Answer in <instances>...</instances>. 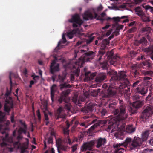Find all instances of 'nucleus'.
<instances>
[{"instance_id":"f257e3e1","label":"nucleus","mask_w":153,"mask_h":153,"mask_svg":"<svg viewBox=\"0 0 153 153\" xmlns=\"http://www.w3.org/2000/svg\"><path fill=\"white\" fill-rule=\"evenodd\" d=\"M5 114L0 111V132L3 135L4 134L5 137H0V145L2 146H5L8 150L10 152L13 151V147L16 149L20 148L22 149L21 153H24L26 152V150L28 148V140L27 138H23V141H25L22 145L20 143V141L22 138L21 134L23 133L25 134L27 133V128L25 123L21 120L20 123L22 124V126L19 128L18 131V135L17 139L19 141L13 143V139L11 137H8V135L6 133L5 131L8 129L7 126L10 124V121L8 120H5Z\"/></svg>"},{"instance_id":"f03ea898","label":"nucleus","mask_w":153,"mask_h":153,"mask_svg":"<svg viewBox=\"0 0 153 153\" xmlns=\"http://www.w3.org/2000/svg\"><path fill=\"white\" fill-rule=\"evenodd\" d=\"M113 113L115 115H118L116 118L111 119L110 123L112 124H110L106 131L110 132V130L112 129L111 133L114 132V135L116 137H119V135L123 134V132L126 131L128 133H131L134 132L135 128L132 125H129L126 128H125V124L122 123L121 121L125 120L128 117V111L126 109L124 105H122L120 107V110L118 109H114Z\"/></svg>"},{"instance_id":"7ed1b4c3","label":"nucleus","mask_w":153,"mask_h":153,"mask_svg":"<svg viewBox=\"0 0 153 153\" xmlns=\"http://www.w3.org/2000/svg\"><path fill=\"white\" fill-rule=\"evenodd\" d=\"M103 8V7L102 5H100L96 9L87 10L82 15L83 19L85 20H88L95 18L97 20H100L102 21L105 20L108 21L112 19L114 21L117 22L119 21L121 19L124 18H126L128 17L127 16H124L120 18L117 17L111 18L107 16L105 13L104 12L101 14L100 16H98V12L102 10Z\"/></svg>"},{"instance_id":"20e7f679","label":"nucleus","mask_w":153,"mask_h":153,"mask_svg":"<svg viewBox=\"0 0 153 153\" xmlns=\"http://www.w3.org/2000/svg\"><path fill=\"white\" fill-rule=\"evenodd\" d=\"M79 53H81V55L82 54L83 56H81L78 61L75 62L74 64H72L73 61H72L70 62L69 64L67 65V66H64L65 68H67L68 67H69L70 65H72L74 74L77 76L79 75V68L81 67L85 62L93 59L95 55L94 53L93 52L90 51L87 53L86 51L83 50H81L80 52Z\"/></svg>"},{"instance_id":"39448f33","label":"nucleus","mask_w":153,"mask_h":153,"mask_svg":"<svg viewBox=\"0 0 153 153\" xmlns=\"http://www.w3.org/2000/svg\"><path fill=\"white\" fill-rule=\"evenodd\" d=\"M114 74V75L113 76L111 79L112 80H119L123 81L119 86V91L122 93V91L125 94L128 96H129L130 94V90L129 88L128 87L126 88V85L129 84V81L126 78V75L124 71H121L119 74L118 76H117V72L114 71L108 72V74L109 75H112V74Z\"/></svg>"},{"instance_id":"423d86ee","label":"nucleus","mask_w":153,"mask_h":153,"mask_svg":"<svg viewBox=\"0 0 153 153\" xmlns=\"http://www.w3.org/2000/svg\"><path fill=\"white\" fill-rule=\"evenodd\" d=\"M68 21L73 23V26L74 28V30L72 31L67 33V36L69 39H71L74 35H84L81 32L82 29L81 26L83 22V21L80 19L78 15H74L71 18L68 20Z\"/></svg>"},{"instance_id":"0eeeda50","label":"nucleus","mask_w":153,"mask_h":153,"mask_svg":"<svg viewBox=\"0 0 153 153\" xmlns=\"http://www.w3.org/2000/svg\"><path fill=\"white\" fill-rule=\"evenodd\" d=\"M142 143V140L140 138L138 137H134L133 140H132L130 138H127L125 142L122 144H117L116 145L115 147L117 148L116 149V153H123L124 150L123 148H119L122 145H123L125 147L129 145V146L131 150H133L138 146H140Z\"/></svg>"},{"instance_id":"6e6552de","label":"nucleus","mask_w":153,"mask_h":153,"mask_svg":"<svg viewBox=\"0 0 153 153\" xmlns=\"http://www.w3.org/2000/svg\"><path fill=\"white\" fill-rule=\"evenodd\" d=\"M58 60H62L63 63L65 61L64 59H62V58L61 57L58 58L55 57V59L51 63L50 68L51 72L52 73H53L54 72L57 71L59 70V64L57 62Z\"/></svg>"},{"instance_id":"1a4fd4ad","label":"nucleus","mask_w":153,"mask_h":153,"mask_svg":"<svg viewBox=\"0 0 153 153\" xmlns=\"http://www.w3.org/2000/svg\"><path fill=\"white\" fill-rule=\"evenodd\" d=\"M135 10L136 13L139 16L144 22H148L149 21V15L147 14H145L142 11L141 8L139 7H137Z\"/></svg>"},{"instance_id":"9d476101","label":"nucleus","mask_w":153,"mask_h":153,"mask_svg":"<svg viewBox=\"0 0 153 153\" xmlns=\"http://www.w3.org/2000/svg\"><path fill=\"white\" fill-rule=\"evenodd\" d=\"M13 108V100L11 97H7L6 100V103L4 105V110L5 111L9 113L11 109Z\"/></svg>"},{"instance_id":"9b49d317","label":"nucleus","mask_w":153,"mask_h":153,"mask_svg":"<svg viewBox=\"0 0 153 153\" xmlns=\"http://www.w3.org/2000/svg\"><path fill=\"white\" fill-rule=\"evenodd\" d=\"M153 114V108L152 106L147 107L143 111L142 117L143 119H146Z\"/></svg>"},{"instance_id":"f8f14e48","label":"nucleus","mask_w":153,"mask_h":153,"mask_svg":"<svg viewBox=\"0 0 153 153\" xmlns=\"http://www.w3.org/2000/svg\"><path fill=\"white\" fill-rule=\"evenodd\" d=\"M95 142L94 140H92L89 142L85 143L82 145L81 150L85 152L86 150H91L92 147L94 145Z\"/></svg>"},{"instance_id":"ddd939ff","label":"nucleus","mask_w":153,"mask_h":153,"mask_svg":"<svg viewBox=\"0 0 153 153\" xmlns=\"http://www.w3.org/2000/svg\"><path fill=\"white\" fill-rule=\"evenodd\" d=\"M143 102L140 101H137L133 103V104H130V108L131 110L129 109V111H131L132 113H133L135 112V110L134 108H139L143 105Z\"/></svg>"},{"instance_id":"4468645a","label":"nucleus","mask_w":153,"mask_h":153,"mask_svg":"<svg viewBox=\"0 0 153 153\" xmlns=\"http://www.w3.org/2000/svg\"><path fill=\"white\" fill-rule=\"evenodd\" d=\"M41 108L43 110V111L44 113L45 118L46 121V125H48V115L49 114L50 115H51V113L49 112L48 110L47 105L46 104H45V105H43L42 106H41Z\"/></svg>"},{"instance_id":"2eb2a0df","label":"nucleus","mask_w":153,"mask_h":153,"mask_svg":"<svg viewBox=\"0 0 153 153\" xmlns=\"http://www.w3.org/2000/svg\"><path fill=\"white\" fill-rule=\"evenodd\" d=\"M66 34L64 32L62 35V39L60 41L57 45V47L56 48L55 50L59 49L60 48L63 47V46H65L66 45L65 44L66 42V40L65 38Z\"/></svg>"},{"instance_id":"dca6fc26","label":"nucleus","mask_w":153,"mask_h":153,"mask_svg":"<svg viewBox=\"0 0 153 153\" xmlns=\"http://www.w3.org/2000/svg\"><path fill=\"white\" fill-rule=\"evenodd\" d=\"M106 121L105 120H98L97 123L91 126L89 129V132H92L94 128L98 126H104L106 123Z\"/></svg>"},{"instance_id":"f3484780","label":"nucleus","mask_w":153,"mask_h":153,"mask_svg":"<svg viewBox=\"0 0 153 153\" xmlns=\"http://www.w3.org/2000/svg\"><path fill=\"white\" fill-rule=\"evenodd\" d=\"M55 115L57 119H59V118H64L65 117V114L64 111L62 107H60L59 108Z\"/></svg>"},{"instance_id":"a211bd4d","label":"nucleus","mask_w":153,"mask_h":153,"mask_svg":"<svg viewBox=\"0 0 153 153\" xmlns=\"http://www.w3.org/2000/svg\"><path fill=\"white\" fill-rule=\"evenodd\" d=\"M70 92V91L69 89L65 90L62 92L60 98L58 99V101L60 103L65 100L67 97V96Z\"/></svg>"},{"instance_id":"6ab92c4d","label":"nucleus","mask_w":153,"mask_h":153,"mask_svg":"<svg viewBox=\"0 0 153 153\" xmlns=\"http://www.w3.org/2000/svg\"><path fill=\"white\" fill-rule=\"evenodd\" d=\"M85 81H88V80H91L93 79L94 78L95 76V73H91L89 72H86L85 74Z\"/></svg>"},{"instance_id":"aec40b11","label":"nucleus","mask_w":153,"mask_h":153,"mask_svg":"<svg viewBox=\"0 0 153 153\" xmlns=\"http://www.w3.org/2000/svg\"><path fill=\"white\" fill-rule=\"evenodd\" d=\"M57 90V87L55 85H53L51 88V98L52 102L54 101L55 92Z\"/></svg>"},{"instance_id":"412c9836","label":"nucleus","mask_w":153,"mask_h":153,"mask_svg":"<svg viewBox=\"0 0 153 153\" xmlns=\"http://www.w3.org/2000/svg\"><path fill=\"white\" fill-rule=\"evenodd\" d=\"M113 52L112 51H110L107 54L108 55V58L110 57V59L108 61V62H109L111 65H114L115 62L117 61V60L113 58H112V57L113 56Z\"/></svg>"},{"instance_id":"4be33fe9","label":"nucleus","mask_w":153,"mask_h":153,"mask_svg":"<svg viewBox=\"0 0 153 153\" xmlns=\"http://www.w3.org/2000/svg\"><path fill=\"white\" fill-rule=\"evenodd\" d=\"M105 77V74L104 73H102L99 74L96 78L95 81L97 82H99L104 80Z\"/></svg>"},{"instance_id":"5701e85b","label":"nucleus","mask_w":153,"mask_h":153,"mask_svg":"<svg viewBox=\"0 0 153 153\" xmlns=\"http://www.w3.org/2000/svg\"><path fill=\"white\" fill-rule=\"evenodd\" d=\"M105 143L106 140L105 139L100 138L98 139L97 140L96 146L97 148H99L102 145H104Z\"/></svg>"},{"instance_id":"b1692460","label":"nucleus","mask_w":153,"mask_h":153,"mask_svg":"<svg viewBox=\"0 0 153 153\" xmlns=\"http://www.w3.org/2000/svg\"><path fill=\"white\" fill-rule=\"evenodd\" d=\"M149 134L148 130L143 131L141 134L142 140L143 141H146L148 137Z\"/></svg>"},{"instance_id":"393cba45","label":"nucleus","mask_w":153,"mask_h":153,"mask_svg":"<svg viewBox=\"0 0 153 153\" xmlns=\"http://www.w3.org/2000/svg\"><path fill=\"white\" fill-rule=\"evenodd\" d=\"M95 35L96 34L94 33H93L90 35H88V38H84V39L86 41V43L88 44L91 42L94 39Z\"/></svg>"},{"instance_id":"a878e982","label":"nucleus","mask_w":153,"mask_h":153,"mask_svg":"<svg viewBox=\"0 0 153 153\" xmlns=\"http://www.w3.org/2000/svg\"><path fill=\"white\" fill-rule=\"evenodd\" d=\"M148 89L146 87L143 88L142 89H140L139 88H137L136 90V91L137 92L140 93L141 94H146L147 91Z\"/></svg>"},{"instance_id":"bb28decb","label":"nucleus","mask_w":153,"mask_h":153,"mask_svg":"<svg viewBox=\"0 0 153 153\" xmlns=\"http://www.w3.org/2000/svg\"><path fill=\"white\" fill-rule=\"evenodd\" d=\"M152 81V79L149 77H145L144 79V85L150 86L151 85L150 83Z\"/></svg>"},{"instance_id":"cd10ccee","label":"nucleus","mask_w":153,"mask_h":153,"mask_svg":"<svg viewBox=\"0 0 153 153\" xmlns=\"http://www.w3.org/2000/svg\"><path fill=\"white\" fill-rule=\"evenodd\" d=\"M112 31V30H110L108 31L106 34L104 33L100 34L99 35H100V36H99L97 37L98 40L99 41L100 40H101L102 39L103 37L104 36L108 37L111 34Z\"/></svg>"},{"instance_id":"c85d7f7f","label":"nucleus","mask_w":153,"mask_h":153,"mask_svg":"<svg viewBox=\"0 0 153 153\" xmlns=\"http://www.w3.org/2000/svg\"><path fill=\"white\" fill-rule=\"evenodd\" d=\"M119 26V25L117 24L116 25V30L115 31L113 32V33L111 35V36L108 38L109 40L111 39L113 37L114 35H115L116 36H117L118 34L119 30V29L117 28Z\"/></svg>"},{"instance_id":"c756f323","label":"nucleus","mask_w":153,"mask_h":153,"mask_svg":"<svg viewBox=\"0 0 153 153\" xmlns=\"http://www.w3.org/2000/svg\"><path fill=\"white\" fill-rule=\"evenodd\" d=\"M60 88L61 90L65 89L66 88H70L71 87V85L67 83H65L63 84H61L60 85Z\"/></svg>"},{"instance_id":"7c9ffc66","label":"nucleus","mask_w":153,"mask_h":153,"mask_svg":"<svg viewBox=\"0 0 153 153\" xmlns=\"http://www.w3.org/2000/svg\"><path fill=\"white\" fill-rule=\"evenodd\" d=\"M109 43V42L107 39L104 40L102 42V48L104 49L106 46Z\"/></svg>"},{"instance_id":"2f4dec72","label":"nucleus","mask_w":153,"mask_h":153,"mask_svg":"<svg viewBox=\"0 0 153 153\" xmlns=\"http://www.w3.org/2000/svg\"><path fill=\"white\" fill-rule=\"evenodd\" d=\"M67 128H63V131L65 135H68L69 133V130L68 129L70 126V125L69 124L68 122H67Z\"/></svg>"},{"instance_id":"473e14b6","label":"nucleus","mask_w":153,"mask_h":153,"mask_svg":"<svg viewBox=\"0 0 153 153\" xmlns=\"http://www.w3.org/2000/svg\"><path fill=\"white\" fill-rule=\"evenodd\" d=\"M146 40L145 38L144 37L142 38L139 41V42H138V41H135L134 42V44L136 45H138V44L140 43H141L143 42L144 43H146Z\"/></svg>"},{"instance_id":"72a5a7b5","label":"nucleus","mask_w":153,"mask_h":153,"mask_svg":"<svg viewBox=\"0 0 153 153\" xmlns=\"http://www.w3.org/2000/svg\"><path fill=\"white\" fill-rule=\"evenodd\" d=\"M56 144L58 147H60L62 142V140L59 138H56Z\"/></svg>"},{"instance_id":"f704fd0d","label":"nucleus","mask_w":153,"mask_h":153,"mask_svg":"<svg viewBox=\"0 0 153 153\" xmlns=\"http://www.w3.org/2000/svg\"><path fill=\"white\" fill-rule=\"evenodd\" d=\"M65 75L62 76L59 75L58 76V79L57 80V81L60 82H62L65 79Z\"/></svg>"},{"instance_id":"c9c22d12","label":"nucleus","mask_w":153,"mask_h":153,"mask_svg":"<svg viewBox=\"0 0 153 153\" xmlns=\"http://www.w3.org/2000/svg\"><path fill=\"white\" fill-rule=\"evenodd\" d=\"M142 0H133V3L129 5V6L131 7L133 6L135 4H137L140 3Z\"/></svg>"},{"instance_id":"e433bc0d","label":"nucleus","mask_w":153,"mask_h":153,"mask_svg":"<svg viewBox=\"0 0 153 153\" xmlns=\"http://www.w3.org/2000/svg\"><path fill=\"white\" fill-rule=\"evenodd\" d=\"M137 66V65H134L133 66V68L132 70L133 72L134 71V74L135 75V77H136V76L138 74V73L137 71V70L136 69V67Z\"/></svg>"},{"instance_id":"4c0bfd02","label":"nucleus","mask_w":153,"mask_h":153,"mask_svg":"<svg viewBox=\"0 0 153 153\" xmlns=\"http://www.w3.org/2000/svg\"><path fill=\"white\" fill-rule=\"evenodd\" d=\"M93 106L94 105H93L92 104H90L89 105L87 106V110H88L90 112L92 111L93 110Z\"/></svg>"},{"instance_id":"58836bf2","label":"nucleus","mask_w":153,"mask_h":153,"mask_svg":"<svg viewBox=\"0 0 153 153\" xmlns=\"http://www.w3.org/2000/svg\"><path fill=\"white\" fill-rule=\"evenodd\" d=\"M71 106L70 104L68 103L66 104L65 106V108L66 109L67 111H70Z\"/></svg>"},{"instance_id":"ea45409f","label":"nucleus","mask_w":153,"mask_h":153,"mask_svg":"<svg viewBox=\"0 0 153 153\" xmlns=\"http://www.w3.org/2000/svg\"><path fill=\"white\" fill-rule=\"evenodd\" d=\"M145 9L147 10H149V11L152 12H153V7L149 5H146L145 6Z\"/></svg>"},{"instance_id":"a19ab883","label":"nucleus","mask_w":153,"mask_h":153,"mask_svg":"<svg viewBox=\"0 0 153 153\" xmlns=\"http://www.w3.org/2000/svg\"><path fill=\"white\" fill-rule=\"evenodd\" d=\"M104 52L103 51H99V54L98 55V56H99V58L98 59L99 60H100L101 59L102 56L104 54Z\"/></svg>"},{"instance_id":"79ce46f5","label":"nucleus","mask_w":153,"mask_h":153,"mask_svg":"<svg viewBox=\"0 0 153 153\" xmlns=\"http://www.w3.org/2000/svg\"><path fill=\"white\" fill-rule=\"evenodd\" d=\"M65 142L68 143L70 145L71 144L73 143V141H71L69 137H67L65 140Z\"/></svg>"},{"instance_id":"37998d69","label":"nucleus","mask_w":153,"mask_h":153,"mask_svg":"<svg viewBox=\"0 0 153 153\" xmlns=\"http://www.w3.org/2000/svg\"><path fill=\"white\" fill-rule=\"evenodd\" d=\"M11 76H12V73H10V75H9V78L10 79V90L11 91L12 90L13 85H13L12 84V80H11Z\"/></svg>"},{"instance_id":"c03bdc74","label":"nucleus","mask_w":153,"mask_h":153,"mask_svg":"<svg viewBox=\"0 0 153 153\" xmlns=\"http://www.w3.org/2000/svg\"><path fill=\"white\" fill-rule=\"evenodd\" d=\"M49 131L51 132V135L55 136V132L53 128H50Z\"/></svg>"},{"instance_id":"a18cd8bd","label":"nucleus","mask_w":153,"mask_h":153,"mask_svg":"<svg viewBox=\"0 0 153 153\" xmlns=\"http://www.w3.org/2000/svg\"><path fill=\"white\" fill-rule=\"evenodd\" d=\"M108 8L110 10H117L118 9L117 7L114 5L111 6H108Z\"/></svg>"},{"instance_id":"49530a36","label":"nucleus","mask_w":153,"mask_h":153,"mask_svg":"<svg viewBox=\"0 0 153 153\" xmlns=\"http://www.w3.org/2000/svg\"><path fill=\"white\" fill-rule=\"evenodd\" d=\"M110 26V25H106L105 26V27H103L102 28V29L101 30V31L102 32H103L105 30L107 29H108V28Z\"/></svg>"},{"instance_id":"de8ad7c7","label":"nucleus","mask_w":153,"mask_h":153,"mask_svg":"<svg viewBox=\"0 0 153 153\" xmlns=\"http://www.w3.org/2000/svg\"><path fill=\"white\" fill-rule=\"evenodd\" d=\"M32 77H33V79L34 80L35 82H36V81L39 79V76H34V75H33L32 76Z\"/></svg>"},{"instance_id":"09e8293b","label":"nucleus","mask_w":153,"mask_h":153,"mask_svg":"<svg viewBox=\"0 0 153 153\" xmlns=\"http://www.w3.org/2000/svg\"><path fill=\"white\" fill-rule=\"evenodd\" d=\"M151 28L150 27H146L145 28H143L142 29V31L143 32L148 31L151 30Z\"/></svg>"},{"instance_id":"8fccbe9b","label":"nucleus","mask_w":153,"mask_h":153,"mask_svg":"<svg viewBox=\"0 0 153 153\" xmlns=\"http://www.w3.org/2000/svg\"><path fill=\"white\" fill-rule=\"evenodd\" d=\"M153 150L151 149H148L145 150L144 152L142 153H152Z\"/></svg>"},{"instance_id":"3c124183","label":"nucleus","mask_w":153,"mask_h":153,"mask_svg":"<svg viewBox=\"0 0 153 153\" xmlns=\"http://www.w3.org/2000/svg\"><path fill=\"white\" fill-rule=\"evenodd\" d=\"M72 150L73 152H74L75 151H76L77 148V145L76 144L74 145L72 147Z\"/></svg>"},{"instance_id":"603ef678","label":"nucleus","mask_w":153,"mask_h":153,"mask_svg":"<svg viewBox=\"0 0 153 153\" xmlns=\"http://www.w3.org/2000/svg\"><path fill=\"white\" fill-rule=\"evenodd\" d=\"M45 153H55L53 148H52L50 151H46Z\"/></svg>"},{"instance_id":"864d4df0","label":"nucleus","mask_w":153,"mask_h":153,"mask_svg":"<svg viewBox=\"0 0 153 153\" xmlns=\"http://www.w3.org/2000/svg\"><path fill=\"white\" fill-rule=\"evenodd\" d=\"M149 51H151L152 53V55L151 56V59L153 60V46L151 47L149 49Z\"/></svg>"},{"instance_id":"5fc2aeb1","label":"nucleus","mask_w":153,"mask_h":153,"mask_svg":"<svg viewBox=\"0 0 153 153\" xmlns=\"http://www.w3.org/2000/svg\"><path fill=\"white\" fill-rule=\"evenodd\" d=\"M107 112V111L105 109H103L101 111L102 116H105Z\"/></svg>"},{"instance_id":"6e6d98bb","label":"nucleus","mask_w":153,"mask_h":153,"mask_svg":"<svg viewBox=\"0 0 153 153\" xmlns=\"http://www.w3.org/2000/svg\"><path fill=\"white\" fill-rule=\"evenodd\" d=\"M36 114H37V115L38 116L39 119V120L41 118V117L40 114V113L39 112V110H38L37 111Z\"/></svg>"},{"instance_id":"4d7b16f0","label":"nucleus","mask_w":153,"mask_h":153,"mask_svg":"<svg viewBox=\"0 0 153 153\" xmlns=\"http://www.w3.org/2000/svg\"><path fill=\"white\" fill-rule=\"evenodd\" d=\"M114 90L113 89L110 90L109 92V94L110 95H114L115 94V92H114Z\"/></svg>"},{"instance_id":"13d9d810","label":"nucleus","mask_w":153,"mask_h":153,"mask_svg":"<svg viewBox=\"0 0 153 153\" xmlns=\"http://www.w3.org/2000/svg\"><path fill=\"white\" fill-rule=\"evenodd\" d=\"M48 142L49 143H52L53 142L52 138L51 137L49 138L47 140Z\"/></svg>"},{"instance_id":"bf43d9fd","label":"nucleus","mask_w":153,"mask_h":153,"mask_svg":"<svg viewBox=\"0 0 153 153\" xmlns=\"http://www.w3.org/2000/svg\"><path fill=\"white\" fill-rule=\"evenodd\" d=\"M93 92H94V94H92V95L93 96V97H95L97 95H98V92L97 91H96V90H93Z\"/></svg>"},{"instance_id":"052dcab7","label":"nucleus","mask_w":153,"mask_h":153,"mask_svg":"<svg viewBox=\"0 0 153 153\" xmlns=\"http://www.w3.org/2000/svg\"><path fill=\"white\" fill-rule=\"evenodd\" d=\"M61 148L62 150L64 151H66L67 150L68 147L65 146H61Z\"/></svg>"},{"instance_id":"680f3d73","label":"nucleus","mask_w":153,"mask_h":153,"mask_svg":"<svg viewBox=\"0 0 153 153\" xmlns=\"http://www.w3.org/2000/svg\"><path fill=\"white\" fill-rule=\"evenodd\" d=\"M73 101L75 103H76L77 102V98L76 97H74L73 98Z\"/></svg>"},{"instance_id":"e2e57ef3","label":"nucleus","mask_w":153,"mask_h":153,"mask_svg":"<svg viewBox=\"0 0 153 153\" xmlns=\"http://www.w3.org/2000/svg\"><path fill=\"white\" fill-rule=\"evenodd\" d=\"M140 82L139 81H137V82H135L134 83L133 85V87H135L137 86V85H138Z\"/></svg>"},{"instance_id":"0e129e2a","label":"nucleus","mask_w":153,"mask_h":153,"mask_svg":"<svg viewBox=\"0 0 153 153\" xmlns=\"http://www.w3.org/2000/svg\"><path fill=\"white\" fill-rule=\"evenodd\" d=\"M107 62H105V63L102 65L103 68L104 69H105L107 68Z\"/></svg>"},{"instance_id":"69168bd1","label":"nucleus","mask_w":153,"mask_h":153,"mask_svg":"<svg viewBox=\"0 0 153 153\" xmlns=\"http://www.w3.org/2000/svg\"><path fill=\"white\" fill-rule=\"evenodd\" d=\"M35 82L34 81H31L30 82V85H29L30 87H32V85Z\"/></svg>"},{"instance_id":"338daca9","label":"nucleus","mask_w":153,"mask_h":153,"mask_svg":"<svg viewBox=\"0 0 153 153\" xmlns=\"http://www.w3.org/2000/svg\"><path fill=\"white\" fill-rule=\"evenodd\" d=\"M74 80V76L73 75L71 74V81H73Z\"/></svg>"},{"instance_id":"774afa93","label":"nucleus","mask_w":153,"mask_h":153,"mask_svg":"<svg viewBox=\"0 0 153 153\" xmlns=\"http://www.w3.org/2000/svg\"><path fill=\"white\" fill-rule=\"evenodd\" d=\"M149 143L150 144L153 146V138H151L149 140Z\"/></svg>"}]
</instances>
